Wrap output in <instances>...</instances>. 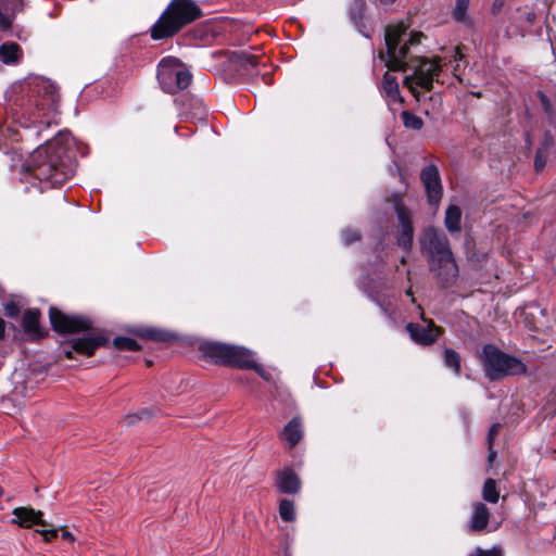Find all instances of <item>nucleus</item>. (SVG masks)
I'll return each mask as SVG.
<instances>
[{"instance_id":"14","label":"nucleus","mask_w":556,"mask_h":556,"mask_svg":"<svg viewBox=\"0 0 556 556\" xmlns=\"http://www.w3.org/2000/svg\"><path fill=\"white\" fill-rule=\"evenodd\" d=\"M491 513L485 504L481 502L472 503V513L468 522V529L471 532L481 533L486 530Z\"/></svg>"},{"instance_id":"5","label":"nucleus","mask_w":556,"mask_h":556,"mask_svg":"<svg viewBox=\"0 0 556 556\" xmlns=\"http://www.w3.org/2000/svg\"><path fill=\"white\" fill-rule=\"evenodd\" d=\"M200 350L205 358L211 359L215 364L242 369H254L262 378L269 379L265 369L253 359V353L243 346L207 342L201 344Z\"/></svg>"},{"instance_id":"13","label":"nucleus","mask_w":556,"mask_h":556,"mask_svg":"<svg viewBox=\"0 0 556 556\" xmlns=\"http://www.w3.org/2000/svg\"><path fill=\"white\" fill-rule=\"evenodd\" d=\"M12 514L14 516L12 523H16L22 528H30L35 525L47 526V522L42 519L43 513L41 510H35L31 507H16Z\"/></svg>"},{"instance_id":"6","label":"nucleus","mask_w":556,"mask_h":556,"mask_svg":"<svg viewBox=\"0 0 556 556\" xmlns=\"http://www.w3.org/2000/svg\"><path fill=\"white\" fill-rule=\"evenodd\" d=\"M480 359L484 374L490 380L520 375L527 369L519 358L504 353L492 344H485L482 348Z\"/></svg>"},{"instance_id":"20","label":"nucleus","mask_w":556,"mask_h":556,"mask_svg":"<svg viewBox=\"0 0 556 556\" xmlns=\"http://www.w3.org/2000/svg\"><path fill=\"white\" fill-rule=\"evenodd\" d=\"M22 58V49L16 42H5L0 46V60L4 64H14Z\"/></svg>"},{"instance_id":"24","label":"nucleus","mask_w":556,"mask_h":556,"mask_svg":"<svg viewBox=\"0 0 556 556\" xmlns=\"http://www.w3.org/2000/svg\"><path fill=\"white\" fill-rule=\"evenodd\" d=\"M444 365L447 368H451L455 375H459L460 372V355L452 350L445 349L443 352Z\"/></svg>"},{"instance_id":"21","label":"nucleus","mask_w":556,"mask_h":556,"mask_svg":"<svg viewBox=\"0 0 556 556\" xmlns=\"http://www.w3.org/2000/svg\"><path fill=\"white\" fill-rule=\"evenodd\" d=\"M462 211L457 205H450L445 212L444 224L450 232L460 230Z\"/></svg>"},{"instance_id":"39","label":"nucleus","mask_w":556,"mask_h":556,"mask_svg":"<svg viewBox=\"0 0 556 556\" xmlns=\"http://www.w3.org/2000/svg\"><path fill=\"white\" fill-rule=\"evenodd\" d=\"M37 532H39L43 536L45 541H47V542H50L58 534V531L55 529H52V530H38Z\"/></svg>"},{"instance_id":"27","label":"nucleus","mask_w":556,"mask_h":556,"mask_svg":"<svg viewBox=\"0 0 556 556\" xmlns=\"http://www.w3.org/2000/svg\"><path fill=\"white\" fill-rule=\"evenodd\" d=\"M401 116H402L403 124L406 128L414 129V130H420L424 126V121L419 116H417L408 111H403Z\"/></svg>"},{"instance_id":"42","label":"nucleus","mask_w":556,"mask_h":556,"mask_svg":"<svg viewBox=\"0 0 556 556\" xmlns=\"http://www.w3.org/2000/svg\"><path fill=\"white\" fill-rule=\"evenodd\" d=\"M4 334H5V323L0 317V340H2L4 338Z\"/></svg>"},{"instance_id":"46","label":"nucleus","mask_w":556,"mask_h":556,"mask_svg":"<svg viewBox=\"0 0 556 556\" xmlns=\"http://www.w3.org/2000/svg\"><path fill=\"white\" fill-rule=\"evenodd\" d=\"M406 294L409 295V296H413V292H412V288L410 287L406 290ZM412 301L415 302V299L412 298Z\"/></svg>"},{"instance_id":"3","label":"nucleus","mask_w":556,"mask_h":556,"mask_svg":"<svg viewBox=\"0 0 556 556\" xmlns=\"http://www.w3.org/2000/svg\"><path fill=\"white\" fill-rule=\"evenodd\" d=\"M76 165L63 147L50 144L33 157V176L49 187H61L74 176Z\"/></svg>"},{"instance_id":"25","label":"nucleus","mask_w":556,"mask_h":556,"mask_svg":"<svg viewBox=\"0 0 556 556\" xmlns=\"http://www.w3.org/2000/svg\"><path fill=\"white\" fill-rule=\"evenodd\" d=\"M500 493L496 489V482L493 479H486L482 489V498L491 504L497 503Z\"/></svg>"},{"instance_id":"18","label":"nucleus","mask_w":556,"mask_h":556,"mask_svg":"<svg viewBox=\"0 0 556 556\" xmlns=\"http://www.w3.org/2000/svg\"><path fill=\"white\" fill-rule=\"evenodd\" d=\"M303 438V426L300 417H293L280 432V439L285 441L290 448H293Z\"/></svg>"},{"instance_id":"35","label":"nucleus","mask_w":556,"mask_h":556,"mask_svg":"<svg viewBox=\"0 0 556 556\" xmlns=\"http://www.w3.org/2000/svg\"><path fill=\"white\" fill-rule=\"evenodd\" d=\"M13 17L10 14L0 12V30L10 29L12 26Z\"/></svg>"},{"instance_id":"2","label":"nucleus","mask_w":556,"mask_h":556,"mask_svg":"<svg viewBox=\"0 0 556 556\" xmlns=\"http://www.w3.org/2000/svg\"><path fill=\"white\" fill-rule=\"evenodd\" d=\"M419 241L421 253L442 287L452 285L458 276V267L447 237L442 231L429 227L422 231Z\"/></svg>"},{"instance_id":"44","label":"nucleus","mask_w":556,"mask_h":556,"mask_svg":"<svg viewBox=\"0 0 556 556\" xmlns=\"http://www.w3.org/2000/svg\"><path fill=\"white\" fill-rule=\"evenodd\" d=\"M489 450H490L489 462L491 463L493 460V458L495 457L496 453L492 450V445H489Z\"/></svg>"},{"instance_id":"4","label":"nucleus","mask_w":556,"mask_h":556,"mask_svg":"<svg viewBox=\"0 0 556 556\" xmlns=\"http://www.w3.org/2000/svg\"><path fill=\"white\" fill-rule=\"evenodd\" d=\"M201 15L200 8L191 0H173L151 29L155 40L174 36L185 25Z\"/></svg>"},{"instance_id":"37","label":"nucleus","mask_w":556,"mask_h":556,"mask_svg":"<svg viewBox=\"0 0 556 556\" xmlns=\"http://www.w3.org/2000/svg\"><path fill=\"white\" fill-rule=\"evenodd\" d=\"M151 416L150 412L144 409V410H141L140 414H134V415H129L126 417V422L128 425L130 424H134L137 419H143V418H149Z\"/></svg>"},{"instance_id":"9","label":"nucleus","mask_w":556,"mask_h":556,"mask_svg":"<svg viewBox=\"0 0 556 556\" xmlns=\"http://www.w3.org/2000/svg\"><path fill=\"white\" fill-rule=\"evenodd\" d=\"M50 321L52 328L60 333H73L91 328V320L84 316L66 315L55 307H50Z\"/></svg>"},{"instance_id":"16","label":"nucleus","mask_w":556,"mask_h":556,"mask_svg":"<svg viewBox=\"0 0 556 556\" xmlns=\"http://www.w3.org/2000/svg\"><path fill=\"white\" fill-rule=\"evenodd\" d=\"M276 485L281 493L295 494L301 488V482L292 469L286 468L277 472Z\"/></svg>"},{"instance_id":"28","label":"nucleus","mask_w":556,"mask_h":556,"mask_svg":"<svg viewBox=\"0 0 556 556\" xmlns=\"http://www.w3.org/2000/svg\"><path fill=\"white\" fill-rule=\"evenodd\" d=\"M113 344L121 351H138L140 349L137 341L128 337H116L113 340Z\"/></svg>"},{"instance_id":"15","label":"nucleus","mask_w":556,"mask_h":556,"mask_svg":"<svg viewBox=\"0 0 556 556\" xmlns=\"http://www.w3.org/2000/svg\"><path fill=\"white\" fill-rule=\"evenodd\" d=\"M106 343V338L98 334V336H88L76 338L72 340V349L73 351L86 355H93L94 351L104 345Z\"/></svg>"},{"instance_id":"31","label":"nucleus","mask_w":556,"mask_h":556,"mask_svg":"<svg viewBox=\"0 0 556 556\" xmlns=\"http://www.w3.org/2000/svg\"><path fill=\"white\" fill-rule=\"evenodd\" d=\"M342 239L344 244L350 245L361 239V235L357 230L345 229L342 231Z\"/></svg>"},{"instance_id":"34","label":"nucleus","mask_w":556,"mask_h":556,"mask_svg":"<svg viewBox=\"0 0 556 556\" xmlns=\"http://www.w3.org/2000/svg\"><path fill=\"white\" fill-rule=\"evenodd\" d=\"M546 164V152L539 148L535 154L534 166L536 170H541Z\"/></svg>"},{"instance_id":"45","label":"nucleus","mask_w":556,"mask_h":556,"mask_svg":"<svg viewBox=\"0 0 556 556\" xmlns=\"http://www.w3.org/2000/svg\"><path fill=\"white\" fill-rule=\"evenodd\" d=\"M534 18H535V14L533 12H528L527 13V20L529 22H532Z\"/></svg>"},{"instance_id":"12","label":"nucleus","mask_w":556,"mask_h":556,"mask_svg":"<svg viewBox=\"0 0 556 556\" xmlns=\"http://www.w3.org/2000/svg\"><path fill=\"white\" fill-rule=\"evenodd\" d=\"M427 326L409 323L406 326L407 332L414 342L421 345H431L439 337L441 329L429 319Z\"/></svg>"},{"instance_id":"22","label":"nucleus","mask_w":556,"mask_h":556,"mask_svg":"<svg viewBox=\"0 0 556 556\" xmlns=\"http://www.w3.org/2000/svg\"><path fill=\"white\" fill-rule=\"evenodd\" d=\"M229 60L231 63L239 65L244 70H248L249 67H254L257 64L256 56L245 51L232 52L229 56Z\"/></svg>"},{"instance_id":"10","label":"nucleus","mask_w":556,"mask_h":556,"mask_svg":"<svg viewBox=\"0 0 556 556\" xmlns=\"http://www.w3.org/2000/svg\"><path fill=\"white\" fill-rule=\"evenodd\" d=\"M395 212L399 219L397 244L405 251L413 247L414 227L408 210L401 203H395Z\"/></svg>"},{"instance_id":"29","label":"nucleus","mask_w":556,"mask_h":556,"mask_svg":"<svg viewBox=\"0 0 556 556\" xmlns=\"http://www.w3.org/2000/svg\"><path fill=\"white\" fill-rule=\"evenodd\" d=\"M350 16L354 24L359 28V30L366 36L369 37V34L362 30L363 20H364V8L362 3L355 2L354 5L350 10Z\"/></svg>"},{"instance_id":"36","label":"nucleus","mask_w":556,"mask_h":556,"mask_svg":"<svg viewBox=\"0 0 556 556\" xmlns=\"http://www.w3.org/2000/svg\"><path fill=\"white\" fill-rule=\"evenodd\" d=\"M20 313L18 306L14 302L4 304V314L8 317H16Z\"/></svg>"},{"instance_id":"38","label":"nucleus","mask_w":556,"mask_h":556,"mask_svg":"<svg viewBox=\"0 0 556 556\" xmlns=\"http://www.w3.org/2000/svg\"><path fill=\"white\" fill-rule=\"evenodd\" d=\"M500 428H501L500 424H494L491 426V428L489 430V434H488L489 445L493 444V440L497 435Z\"/></svg>"},{"instance_id":"43","label":"nucleus","mask_w":556,"mask_h":556,"mask_svg":"<svg viewBox=\"0 0 556 556\" xmlns=\"http://www.w3.org/2000/svg\"><path fill=\"white\" fill-rule=\"evenodd\" d=\"M62 538L64 540L73 541V535L70 532H67V531H63Z\"/></svg>"},{"instance_id":"26","label":"nucleus","mask_w":556,"mask_h":556,"mask_svg":"<svg viewBox=\"0 0 556 556\" xmlns=\"http://www.w3.org/2000/svg\"><path fill=\"white\" fill-rule=\"evenodd\" d=\"M279 515L283 521L292 522L295 520L294 504L292 501L283 498L279 503Z\"/></svg>"},{"instance_id":"17","label":"nucleus","mask_w":556,"mask_h":556,"mask_svg":"<svg viewBox=\"0 0 556 556\" xmlns=\"http://www.w3.org/2000/svg\"><path fill=\"white\" fill-rule=\"evenodd\" d=\"M380 92L384 97L389 105L395 103H403V98L400 93L397 78L389 72H387L383 76Z\"/></svg>"},{"instance_id":"48","label":"nucleus","mask_w":556,"mask_h":556,"mask_svg":"<svg viewBox=\"0 0 556 556\" xmlns=\"http://www.w3.org/2000/svg\"><path fill=\"white\" fill-rule=\"evenodd\" d=\"M405 263H406V257H405V256H403V257L401 258V264H405Z\"/></svg>"},{"instance_id":"11","label":"nucleus","mask_w":556,"mask_h":556,"mask_svg":"<svg viewBox=\"0 0 556 556\" xmlns=\"http://www.w3.org/2000/svg\"><path fill=\"white\" fill-rule=\"evenodd\" d=\"M420 179L425 186L429 203L438 205L442 197V186L438 168L434 165L425 167L421 170Z\"/></svg>"},{"instance_id":"32","label":"nucleus","mask_w":556,"mask_h":556,"mask_svg":"<svg viewBox=\"0 0 556 556\" xmlns=\"http://www.w3.org/2000/svg\"><path fill=\"white\" fill-rule=\"evenodd\" d=\"M471 556H503L501 547H492L490 549H483L481 547H477Z\"/></svg>"},{"instance_id":"7","label":"nucleus","mask_w":556,"mask_h":556,"mask_svg":"<svg viewBox=\"0 0 556 556\" xmlns=\"http://www.w3.org/2000/svg\"><path fill=\"white\" fill-rule=\"evenodd\" d=\"M36 92L35 122L47 127L58 124L60 106L58 87L49 79H40L36 85Z\"/></svg>"},{"instance_id":"41","label":"nucleus","mask_w":556,"mask_h":556,"mask_svg":"<svg viewBox=\"0 0 556 556\" xmlns=\"http://www.w3.org/2000/svg\"><path fill=\"white\" fill-rule=\"evenodd\" d=\"M553 142L554 140L552 135L546 132L541 148L543 149L544 152H547V150L553 146Z\"/></svg>"},{"instance_id":"33","label":"nucleus","mask_w":556,"mask_h":556,"mask_svg":"<svg viewBox=\"0 0 556 556\" xmlns=\"http://www.w3.org/2000/svg\"><path fill=\"white\" fill-rule=\"evenodd\" d=\"M142 336L148 339L157 340V341H165L167 339V337L164 332L156 330V329H147L142 333Z\"/></svg>"},{"instance_id":"23","label":"nucleus","mask_w":556,"mask_h":556,"mask_svg":"<svg viewBox=\"0 0 556 556\" xmlns=\"http://www.w3.org/2000/svg\"><path fill=\"white\" fill-rule=\"evenodd\" d=\"M470 0H456L455 7L452 11L453 18L458 22L468 25L470 23V18L467 14V10L469 7Z\"/></svg>"},{"instance_id":"40","label":"nucleus","mask_w":556,"mask_h":556,"mask_svg":"<svg viewBox=\"0 0 556 556\" xmlns=\"http://www.w3.org/2000/svg\"><path fill=\"white\" fill-rule=\"evenodd\" d=\"M452 58H453V59L451 60V62L453 61V62H456V63H457V64H456V66H455V68H454V71L456 72V71L458 70V67H459V62L464 59V54L462 53V51H460V49H459V48H456V49L454 50V53H453V56H452Z\"/></svg>"},{"instance_id":"30","label":"nucleus","mask_w":556,"mask_h":556,"mask_svg":"<svg viewBox=\"0 0 556 556\" xmlns=\"http://www.w3.org/2000/svg\"><path fill=\"white\" fill-rule=\"evenodd\" d=\"M3 3L5 10L12 12V17L16 12L22 11L26 4L25 0H4Z\"/></svg>"},{"instance_id":"47","label":"nucleus","mask_w":556,"mask_h":556,"mask_svg":"<svg viewBox=\"0 0 556 556\" xmlns=\"http://www.w3.org/2000/svg\"><path fill=\"white\" fill-rule=\"evenodd\" d=\"M72 351H65V355L67 358H72Z\"/></svg>"},{"instance_id":"19","label":"nucleus","mask_w":556,"mask_h":556,"mask_svg":"<svg viewBox=\"0 0 556 556\" xmlns=\"http://www.w3.org/2000/svg\"><path fill=\"white\" fill-rule=\"evenodd\" d=\"M40 312L35 308L27 309L22 319L24 331L33 339H39L43 336L40 324Z\"/></svg>"},{"instance_id":"1","label":"nucleus","mask_w":556,"mask_h":556,"mask_svg":"<svg viewBox=\"0 0 556 556\" xmlns=\"http://www.w3.org/2000/svg\"><path fill=\"white\" fill-rule=\"evenodd\" d=\"M424 38L426 37L421 31L408 33L403 23L388 26L384 36L387 51L379 53V59L390 71L413 70V74L407 75L403 84L417 101L421 100L418 88L430 91L442 70L439 58L419 55V46Z\"/></svg>"},{"instance_id":"8","label":"nucleus","mask_w":556,"mask_h":556,"mask_svg":"<svg viewBox=\"0 0 556 556\" xmlns=\"http://www.w3.org/2000/svg\"><path fill=\"white\" fill-rule=\"evenodd\" d=\"M157 79L165 92L175 94L191 84L192 75L178 59L168 56L157 65Z\"/></svg>"}]
</instances>
